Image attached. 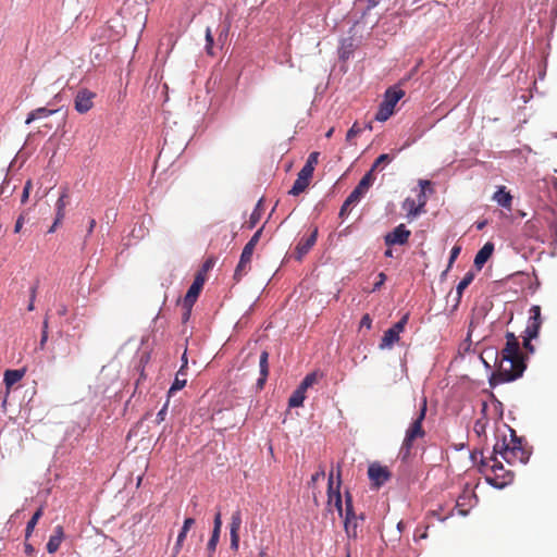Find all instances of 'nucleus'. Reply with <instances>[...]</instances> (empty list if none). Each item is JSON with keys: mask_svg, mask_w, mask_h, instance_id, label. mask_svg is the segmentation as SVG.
Returning a JSON list of instances; mask_svg holds the SVG:
<instances>
[{"mask_svg": "<svg viewBox=\"0 0 557 557\" xmlns=\"http://www.w3.org/2000/svg\"><path fill=\"white\" fill-rule=\"evenodd\" d=\"M527 369L524 357L521 352L518 338L513 333L506 334V345L500 351L498 369L492 374V386L515 381L522 376Z\"/></svg>", "mask_w": 557, "mask_h": 557, "instance_id": "obj_1", "label": "nucleus"}, {"mask_svg": "<svg viewBox=\"0 0 557 557\" xmlns=\"http://www.w3.org/2000/svg\"><path fill=\"white\" fill-rule=\"evenodd\" d=\"M50 117L52 119L51 122H45L38 125L39 133L44 137L47 136L48 139H55L58 137H62L64 135L62 126L64 125L66 117V112L63 111L62 108H37L28 113L25 123L30 124L33 122H44L49 120Z\"/></svg>", "mask_w": 557, "mask_h": 557, "instance_id": "obj_2", "label": "nucleus"}, {"mask_svg": "<svg viewBox=\"0 0 557 557\" xmlns=\"http://www.w3.org/2000/svg\"><path fill=\"white\" fill-rule=\"evenodd\" d=\"M510 438L506 436L502 441H497L493 447L494 455H500L502 458L509 465L527 463L530 458V450L523 445L521 437H518L516 431L508 428Z\"/></svg>", "mask_w": 557, "mask_h": 557, "instance_id": "obj_3", "label": "nucleus"}, {"mask_svg": "<svg viewBox=\"0 0 557 557\" xmlns=\"http://www.w3.org/2000/svg\"><path fill=\"white\" fill-rule=\"evenodd\" d=\"M426 414V399L423 398L422 405L419 410V414L417 418L412 421V423L409 425V428L406 431L405 438L403 441L401 447H400V455L403 459H406L409 457L411 453V448L413 447V444L417 440L423 438L425 436V431L423 430L422 422L425 419Z\"/></svg>", "mask_w": 557, "mask_h": 557, "instance_id": "obj_4", "label": "nucleus"}, {"mask_svg": "<svg viewBox=\"0 0 557 557\" xmlns=\"http://www.w3.org/2000/svg\"><path fill=\"white\" fill-rule=\"evenodd\" d=\"M344 518V528L347 536L349 539H357L358 529L360 524L363 522V515H356L354 505H352V496L349 492L345 493V515Z\"/></svg>", "mask_w": 557, "mask_h": 557, "instance_id": "obj_5", "label": "nucleus"}, {"mask_svg": "<svg viewBox=\"0 0 557 557\" xmlns=\"http://www.w3.org/2000/svg\"><path fill=\"white\" fill-rule=\"evenodd\" d=\"M333 472L329 475V483H327V505L334 506V508L338 511L339 516L343 517L345 515V508H343V500L341 495V466H337V482L336 485H334L333 481Z\"/></svg>", "mask_w": 557, "mask_h": 557, "instance_id": "obj_6", "label": "nucleus"}, {"mask_svg": "<svg viewBox=\"0 0 557 557\" xmlns=\"http://www.w3.org/2000/svg\"><path fill=\"white\" fill-rule=\"evenodd\" d=\"M409 319V314L406 313L398 322H396L392 327L384 332L382 341L380 343V348H391L395 343L399 341V334L404 331Z\"/></svg>", "mask_w": 557, "mask_h": 557, "instance_id": "obj_7", "label": "nucleus"}, {"mask_svg": "<svg viewBox=\"0 0 557 557\" xmlns=\"http://www.w3.org/2000/svg\"><path fill=\"white\" fill-rule=\"evenodd\" d=\"M491 460L493 461L491 469L495 474V478L493 480H490V482L498 487H503L509 484L513 480V473L509 470H506L503 463L499 460H497L495 456H492Z\"/></svg>", "mask_w": 557, "mask_h": 557, "instance_id": "obj_8", "label": "nucleus"}, {"mask_svg": "<svg viewBox=\"0 0 557 557\" xmlns=\"http://www.w3.org/2000/svg\"><path fill=\"white\" fill-rule=\"evenodd\" d=\"M253 251H255V248L245 245V247L242 251L240 258H239V262L234 272L235 281L239 282L242 280V277L249 272V270L251 268L250 263H251V259L253 256Z\"/></svg>", "mask_w": 557, "mask_h": 557, "instance_id": "obj_9", "label": "nucleus"}, {"mask_svg": "<svg viewBox=\"0 0 557 557\" xmlns=\"http://www.w3.org/2000/svg\"><path fill=\"white\" fill-rule=\"evenodd\" d=\"M410 231L404 224H399L392 232L385 235V244L387 246L404 245L410 237Z\"/></svg>", "mask_w": 557, "mask_h": 557, "instance_id": "obj_10", "label": "nucleus"}, {"mask_svg": "<svg viewBox=\"0 0 557 557\" xmlns=\"http://www.w3.org/2000/svg\"><path fill=\"white\" fill-rule=\"evenodd\" d=\"M368 475L374 485L380 487L386 481H388L391 473L386 467H383L379 463H372L368 469Z\"/></svg>", "mask_w": 557, "mask_h": 557, "instance_id": "obj_11", "label": "nucleus"}, {"mask_svg": "<svg viewBox=\"0 0 557 557\" xmlns=\"http://www.w3.org/2000/svg\"><path fill=\"white\" fill-rule=\"evenodd\" d=\"M95 98V94L88 89H82L77 92L75 97V110L79 113L88 112L92 106V99Z\"/></svg>", "mask_w": 557, "mask_h": 557, "instance_id": "obj_12", "label": "nucleus"}, {"mask_svg": "<svg viewBox=\"0 0 557 557\" xmlns=\"http://www.w3.org/2000/svg\"><path fill=\"white\" fill-rule=\"evenodd\" d=\"M420 185L422 189H424L425 186H430L429 181H420ZM425 206V195L424 190H421L419 195V205H416V201L413 199L407 198L405 200L404 207L408 211L409 215L416 216L420 214L423 211V207Z\"/></svg>", "mask_w": 557, "mask_h": 557, "instance_id": "obj_13", "label": "nucleus"}, {"mask_svg": "<svg viewBox=\"0 0 557 557\" xmlns=\"http://www.w3.org/2000/svg\"><path fill=\"white\" fill-rule=\"evenodd\" d=\"M242 527V513L239 510L233 512L230 523L231 548L238 550L239 547V530Z\"/></svg>", "mask_w": 557, "mask_h": 557, "instance_id": "obj_14", "label": "nucleus"}, {"mask_svg": "<svg viewBox=\"0 0 557 557\" xmlns=\"http://www.w3.org/2000/svg\"><path fill=\"white\" fill-rule=\"evenodd\" d=\"M530 313L531 317L525 329V334L529 336V338H536L542 323L540 306H532Z\"/></svg>", "mask_w": 557, "mask_h": 557, "instance_id": "obj_15", "label": "nucleus"}, {"mask_svg": "<svg viewBox=\"0 0 557 557\" xmlns=\"http://www.w3.org/2000/svg\"><path fill=\"white\" fill-rule=\"evenodd\" d=\"M318 230L315 228L308 237H302L296 248H295V257L297 260H301L304 256H306L310 249L314 246L317 242Z\"/></svg>", "mask_w": 557, "mask_h": 557, "instance_id": "obj_16", "label": "nucleus"}, {"mask_svg": "<svg viewBox=\"0 0 557 557\" xmlns=\"http://www.w3.org/2000/svg\"><path fill=\"white\" fill-rule=\"evenodd\" d=\"M69 199H70L69 188L67 187H63L62 191L60 194V197H59V199L57 200V203H55L54 225H58L64 219V216H65V208L69 205Z\"/></svg>", "mask_w": 557, "mask_h": 557, "instance_id": "obj_17", "label": "nucleus"}, {"mask_svg": "<svg viewBox=\"0 0 557 557\" xmlns=\"http://www.w3.org/2000/svg\"><path fill=\"white\" fill-rule=\"evenodd\" d=\"M405 96V91L395 87H389L385 94L384 99L381 102L385 107L394 111L396 103Z\"/></svg>", "mask_w": 557, "mask_h": 557, "instance_id": "obj_18", "label": "nucleus"}, {"mask_svg": "<svg viewBox=\"0 0 557 557\" xmlns=\"http://www.w3.org/2000/svg\"><path fill=\"white\" fill-rule=\"evenodd\" d=\"M259 369L260 377L257 381V387L262 389L269 375V352L267 350H263L260 355Z\"/></svg>", "mask_w": 557, "mask_h": 557, "instance_id": "obj_19", "label": "nucleus"}, {"mask_svg": "<svg viewBox=\"0 0 557 557\" xmlns=\"http://www.w3.org/2000/svg\"><path fill=\"white\" fill-rule=\"evenodd\" d=\"M494 251V244L487 242L484 246L478 251L474 258V265L480 270L486 263V261L491 258Z\"/></svg>", "mask_w": 557, "mask_h": 557, "instance_id": "obj_20", "label": "nucleus"}, {"mask_svg": "<svg viewBox=\"0 0 557 557\" xmlns=\"http://www.w3.org/2000/svg\"><path fill=\"white\" fill-rule=\"evenodd\" d=\"M23 376H24V371L23 370H7L5 371V373H4V384L7 386V395H9L10 388L15 383L21 381ZM5 397H8V396H5ZM5 404H7V398H4V400H3V406H5Z\"/></svg>", "mask_w": 557, "mask_h": 557, "instance_id": "obj_21", "label": "nucleus"}, {"mask_svg": "<svg viewBox=\"0 0 557 557\" xmlns=\"http://www.w3.org/2000/svg\"><path fill=\"white\" fill-rule=\"evenodd\" d=\"M372 182V174L368 172L359 182V184L355 187V189L350 193V195L359 202L361 197L368 190Z\"/></svg>", "mask_w": 557, "mask_h": 557, "instance_id": "obj_22", "label": "nucleus"}, {"mask_svg": "<svg viewBox=\"0 0 557 557\" xmlns=\"http://www.w3.org/2000/svg\"><path fill=\"white\" fill-rule=\"evenodd\" d=\"M493 200H495L500 207L510 209L512 203V196L509 191L506 190L505 186H500L493 195Z\"/></svg>", "mask_w": 557, "mask_h": 557, "instance_id": "obj_23", "label": "nucleus"}, {"mask_svg": "<svg viewBox=\"0 0 557 557\" xmlns=\"http://www.w3.org/2000/svg\"><path fill=\"white\" fill-rule=\"evenodd\" d=\"M63 535V528L58 525L47 543V550L49 554H54L59 549Z\"/></svg>", "mask_w": 557, "mask_h": 557, "instance_id": "obj_24", "label": "nucleus"}, {"mask_svg": "<svg viewBox=\"0 0 557 557\" xmlns=\"http://www.w3.org/2000/svg\"><path fill=\"white\" fill-rule=\"evenodd\" d=\"M185 376H186L185 364H182L181 369L176 373L174 382L172 383V385L168 392L169 397H171L175 392L181 391L182 388L185 387V385L187 383V380Z\"/></svg>", "mask_w": 557, "mask_h": 557, "instance_id": "obj_25", "label": "nucleus"}, {"mask_svg": "<svg viewBox=\"0 0 557 557\" xmlns=\"http://www.w3.org/2000/svg\"><path fill=\"white\" fill-rule=\"evenodd\" d=\"M201 290V288L194 285H190V287L188 288L184 298V307L187 309L186 318L188 317L191 307L197 301V298L199 297Z\"/></svg>", "mask_w": 557, "mask_h": 557, "instance_id": "obj_26", "label": "nucleus"}, {"mask_svg": "<svg viewBox=\"0 0 557 557\" xmlns=\"http://www.w3.org/2000/svg\"><path fill=\"white\" fill-rule=\"evenodd\" d=\"M310 181L308 177L302 176L298 173L296 181L294 182V185L292 189L289 190V195L298 196L299 194L304 193L307 187L310 184Z\"/></svg>", "mask_w": 557, "mask_h": 557, "instance_id": "obj_27", "label": "nucleus"}, {"mask_svg": "<svg viewBox=\"0 0 557 557\" xmlns=\"http://www.w3.org/2000/svg\"><path fill=\"white\" fill-rule=\"evenodd\" d=\"M306 399V392L299 387H297L292 396L288 399V406L290 408H297L302 406L304 400Z\"/></svg>", "mask_w": 557, "mask_h": 557, "instance_id": "obj_28", "label": "nucleus"}, {"mask_svg": "<svg viewBox=\"0 0 557 557\" xmlns=\"http://www.w3.org/2000/svg\"><path fill=\"white\" fill-rule=\"evenodd\" d=\"M261 205H262V200L260 199L256 206V208L253 209V211L251 212L250 216H249V220L247 221V227L249 230H252L253 227H256V225L259 223L260 219H261V215H262V209H261Z\"/></svg>", "mask_w": 557, "mask_h": 557, "instance_id": "obj_29", "label": "nucleus"}, {"mask_svg": "<svg viewBox=\"0 0 557 557\" xmlns=\"http://www.w3.org/2000/svg\"><path fill=\"white\" fill-rule=\"evenodd\" d=\"M474 278V273L469 271L465 274L462 280L457 285V296L458 300L461 298L463 290L472 283Z\"/></svg>", "mask_w": 557, "mask_h": 557, "instance_id": "obj_30", "label": "nucleus"}, {"mask_svg": "<svg viewBox=\"0 0 557 557\" xmlns=\"http://www.w3.org/2000/svg\"><path fill=\"white\" fill-rule=\"evenodd\" d=\"M393 110L380 103L377 112L374 115V120L377 122H385L392 114Z\"/></svg>", "mask_w": 557, "mask_h": 557, "instance_id": "obj_31", "label": "nucleus"}, {"mask_svg": "<svg viewBox=\"0 0 557 557\" xmlns=\"http://www.w3.org/2000/svg\"><path fill=\"white\" fill-rule=\"evenodd\" d=\"M487 423L488 420L485 417L480 418L474 422L473 431L479 437L485 435Z\"/></svg>", "mask_w": 557, "mask_h": 557, "instance_id": "obj_32", "label": "nucleus"}, {"mask_svg": "<svg viewBox=\"0 0 557 557\" xmlns=\"http://www.w3.org/2000/svg\"><path fill=\"white\" fill-rule=\"evenodd\" d=\"M318 380V376H317V373L312 372V373H309L307 374L304 380L301 381V383L299 384V388L304 389L305 392H307V389L309 387H311Z\"/></svg>", "mask_w": 557, "mask_h": 557, "instance_id": "obj_33", "label": "nucleus"}, {"mask_svg": "<svg viewBox=\"0 0 557 557\" xmlns=\"http://www.w3.org/2000/svg\"><path fill=\"white\" fill-rule=\"evenodd\" d=\"M42 515V509L39 508L34 515L33 517L30 518V520L27 522V525H26V539L30 535V533L33 532L35 525L37 524L39 518L41 517Z\"/></svg>", "mask_w": 557, "mask_h": 557, "instance_id": "obj_34", "label": "nucleus"}, {"mask_svg": "<svg viewBox=\"0 0 557 557\" xmlns=\"http://www.w3.org/2000/svg\"><path fill=\"white\" fill-rule=\"evenodd\" d=\"M219 540H220V534L218 533H212L211 534V537L207 544V552H208V556L211 557L215 549H216V545L219 543Z\"/></svg>", "mask_w": 557, "mask_h": 557, "instance_id": "obj_35", "label": "nucleus"}, {"mask_svg": "<svg viewBox=\"0 0 557 557\" xmlns=\"http://www.w3.org/2000/svg\"><path fill=\"white\" fill-rule=\"evenodd\" d=\"M472 499V496L470 494H463L457 499L456 507L458 508V512L462 516L467 515V510L462 507L466 505V503H470Z\"/></svg>", "mask_w": 557, "mask_h": 557, "instance_id": "obj_36", "label": "nucleus"}, {"mask_svg": "<svg viewBox=\"0 0 557 557\" xmlns=\"http://www.w3.org/2000/svg\"><path fill=\"white\" fill-rule=\"evenodd\" d=\"M392 160H393V156H391L388 153H383V154L379 156L377 159L375 160V162L373 163L370 172L372 173V171L377 169L381 164L389 163Z\"/></svg>", "mask_w": 557, "mask_h": 557, "instance_id": "obj_37", "label": "nucleus"}, {"mask_svg": "<svg viewBox=\"0 0 557 557\" xmlns=\"http://www.w3.org/2000/svg\"><path fill=\"white\" fill-rule=\"evenodd\" d=\"M48 318H46L42 322V331H41V338H40V342H39V348L40 349H44L46 344H47V341H48Z\"/></svg>", "mask_w": 557, "mask_h": 557, "instance_id": "obj_38", "label": "nucleus"}, {"mask_svg": "<svg viewBox=\"0 0 557 557\" xmlns=\"http://www.w3.org/2000/svg\"><path fill=\"white\" fill-rule=\"evenodd\" d=\"M212 48H213V36H212L210 27H207V29H206V51L210 55H213Z\"/></svg>", "mask_w": 557, "mask_h": 557, "instance_id": "obj_39", "label": "nucleus"}, {"mask_svg": "<svg viewBox=\"0 0 557 557\" xmlns=\"http://www.w3.org/2000/svg\"><path fill=\"white\" fill-rule=\"evenodd\" d=\"M187 533H188V531H184V529H182L181 532L178 533L176 543L174 545V550L176 554L182 549L184 541L187 536Z\"/></svg>", "mask_w": 557, "mask_h": 557, "instance_id": "obj_40", "label": "nucleus"}, {"mask_svg": "<svg viewBox=\"0 0 557 557\" xmlns=\"http://www.w3.org/2000/svg\"><path fill=\"white\" fill-rule=\"evenodd\" d=\"M221 517H222L221 516V510L218 509L215 515H214L212 533L221 534V528H222V518Z\"/></svg>", "mask_w": 557, "mask_h": 557, "instance_id": "obj_41", "label": "nucleus"}, {"mask_svg": "<svg viewBox=\"0 0 557 557\" xmlns=\"http://www.w3.org/2000/svg\"><path fill=\"white\" fill-rule=\"evenodd\" d=\"M206 281H207V275H205L203 273L197 272L191 285L197 286L202 289Z\"/></svg>", "mask_w": 557, "mask_h": 557, "instance_id": "obj_42", "label": "nucleus"}, {"mask_svg": "<svg viewBox=\"0 0 557 557\" xmlns=\"http://www.w3.org/2000/svg\"><path fill=\"white\" fill-rule=\"evenodd\" d=\"M263 227L264 226H261L253 235L252 237L249 239V242L246 244L247 246H250L252 248H256L257 244L259 243L260 240V237L262 235V232H263Z\"/></svg>", "mask_w": 557, "mask_h": 557, "instance_id": "obj_43", "label": "nucleus"}, {"mask_svg": "<svg viewBox=\"0 0 557 557\" xmlns=\"http://www.w3.org/2000/svg\"><path fill=\"white\" fill-rule=\"evenodd\" d=\"M32 188H33L32 180H28L25 183V186H24V189H23V193H22V197H21V202L22 203H25L27 201Z\"/></svg>", "mask_w": 557, "mask_h": 557, "instance_id": "obj_44", "label": "nucleus"}, {"mask_svg": "<svg viewBox=\"0 0 557 557\" xmlns=\"http://www.w3.org/2000/svg\"><path fill=\"white\" fill-rule=\"evenodd\" d=\"M325 471L323 467H319V470L311 475L310 484L314 485L319 480L324 479Z\"/></svg>", "mask_w": 557, "mask_h": 557, "instance_id": "obj_45", "label": "nucleus"}, {"mask_svg": "<svg viewBox=\"0 0 557 557\" xmlns=\"http://www.w3.org/2000/svg\"><path fill=\"white\" fill-rule=\"evenodd\" d=\"M36 294H37V285H35L30 288V298H29V304L27 306L28 311H33L35 309Z\"/></svg>", "mask_w": 557, "mask_h": 557, "instance_id": "obj_46", "label": "nucleus"}, {"mask_svg": "<svg viewBox=\"0 0 557 557\" xmlns=\"http://www.w3.org/2000/svg\"><path fill=\"white\" fill-rule=\"evenodd\" d=\"M319 156H320V153H319V152H317V151L311 152V153L309 154V157H308V159H307L306 163H307L308 165H310V166H312V168L314 169V166H315V165L318 164V162H319Z\"/></svg>", "mask_w": 557, "mask_h": 557, "instance_id": "obj_47", "label": "nucleus"}, {"mask_svg": "<svg viewBox=\"0 0 557 557\" xmlns=\"http://www.w3.org/2000/svg\"><path fill=\"white\" fill-rule=\"evenodd\" d=\"M372 326V319L370 314L366 313L362 315L360 320V329L366 327L367 330H370Z\"/></svg>", "mask_w": 557, "mask_h": 557, "instance_id": "obj_48", "label": "nucleus"}, {"mask_svg": "<svg viewBox=\"0 0 557 557\" xmlns=\"http://www.w3.org/2000/svg\"><path fill=\"white\" fill-rule=\"evenodd\" d=\"M313 171H314V169L312 166H310L307 163H305L302 169L299 171V174L302 175V176L308 177L309 180H311L312 175H313Z\"/></svg>", "mask_w": 557, "mask_h": 557, "instance_id": "obj_49", "label": "nucleus"}, {"mask_svg": "<svg viewBox=\"0 0 557 557\" xmlns=\"http://www.w3.org/2000/svg\"><path fill=\"white\" fill-rule=\"evenodd\" d=\"M168 406H169V400L163 405V407L157 413L156 420H157L158 423H161L162 421H164L165 414H166V410H168Z\"/></svg>", "mask_w": 557, "mask_h": 557, "instance_id": "obj_50", "label": "nucleus"}, {"mask_svg": "<svg viewBox=\"0 0 557 557\" xmlns=\"http://www.w3.org/2000/svg\"><path fill=\"white\" fill-rule=\"evenodd\" d=\"M459 253H460V247L454 246L450 250L448 268H450L453 265L454 261L457 259Z\"/></svg>", "mask_w": 557, "mask_h": 557, "instance_id": "obj_51", "label": "nucleus"}, {"mask_svg": "<svg viewBox=\"0 0 557 557\" xmlns=\"http://www.w3.org/2000/svg\"><path fill=\"white\" fill-rule=\"evenodd\" d=\"M360 128L358 127L357 124H354L348 131H347V134H346V139H350L351 137L354 136H357L360 134Z\"/></svg>", "mask_w": 557, "mask_h": 557, "instance_id": "obj_52", "label": "nucleus"}, {"mask_svg": "<svg viewBox=\"0 0 557 557\" xmlns=\"http://www.w3.org/2000/svg\"><path fill=\"white\" fill-rule=\"evenodd\" d=\"M385 281H386V275L383 272H381L379 274V281L373 285V290L375 292V290L380 289Z\"/></svg>", "mask_w": 557, "mask_h": 557, "instance_id": "obj_53", "label": "nucleus"}, {"mask_svg": "<svg viewBox=\"0 0 557 557\" xmlns=\"http://www.w3.org/2000/svg\"><path fill=\"white\" fill-rule=\"evenodd\" d=\"M24 220H25V218H24V215H23V214H21V215L17 218V220H16V222H15V226H14V232H15V233H20V232H21V230H22V227H23V224H24Z\"/></svg>", "mask_w": 557, "mask_h": 557, "instance_id": "obj_54", "label": "nucleus"}, {"mask_svg": "<svg viewBox=\"0 0 557 557\" xmlns=\"http://www.w3.org/2000/svg\"><path fill=\"white\" fill-rule=\"evenodd\" d=\"M213 267V262L212 260H207L201 269L198 271L199 273H203L205 275H207V272Z\"/></svg>", "mask_w": 557, "mask_h": 557, "instance_id": "obj_55", "label": "nucleus"}, {"mask_svg": "<svg viewBox=\"0 0 557 557\" xmlns=\"http://www.w3.org/2000/svg\"><path fill=\"white\" fill-rule=\"evenodd\" d=\"M195 524V519L194 518H186L184 520V523H183V527L182 529H184V531H189L190 528Z\"/></svg>", "mask_w": 557, "mask_h": 557, "instance_id": "obj_56", "label": "nucleus"}, {"mask_svg": "<svg viewBox=\"0 0 557 557\" xmlns=\"http://www.w3.org/2000/svg\"><path fill=\"white\" fill-rule=\"evenodd\" d=\"M533 338H529V336H525L524 339H523V346L524 348L529 351V352H533L534 351V347L533 345L531 344V341Z\"/></svg>", "mask_w": 557, "mask_h": 557, "instance_id": "obj_57", "label": "nucleus"}, {"mask_svg": "<svg viewBox=\"0 0 557 557\" xmlns=\"http://www.w3.org/2000/svg\"><path fill=\"white\" fill-rule=\"evenodd\" d=\"M356 203H358V201L350 194L344 201V205H346V207H348V208H351V206H354Z\"/></svg>", "mask_w": 557, "mask_h": 557, "instance_id": "obj_58", "label": "nucleus"}, {"mask_svg": "<svg viewBox=\"0 0 557 557\" xmlns=\"http://www.w3.org/2000/svg\"><path fill=\"white\" fill-rule=\"evenodd\" d=\"M367 10L370 11L374 9L381 2V0H367Z\"/></svg>", "mask_w": 557, "mask_h": 557, "instance_id": "obj_59", "label": "nucleus"}, {"mask_svg": "<svg viewBox=\"0 0 557 557\" xmlns=\"http://www.w3.org/2000/svg\"><path fill=\"white\" fill-rule=\"evenodd\" d=\"M67 313V307L64 304H61L58 308V314L59 315H65Z\"/></svg>", "mask_w": 557, "mask_h": 557, "instance_id": "obj_60", "label": "nucleus"}, {"mask_svg": "<svg viewBox=\"0 0 557 557\" xmlns=\"http://www.w3.org/2000/svg\"><path fill=\"white\" fill-rule=\"evenodd\" d=\"M24 548H25V554H27L29 556L34 554V547L30 544L25 543Z\"/></svg>", "mask_w": 557, "mask_h": 557, "instance_id": "obj_61", "label": "nucleus"}, {"mask_svg": "<svg viewBox=\"0 0 557 557\" xmlns=\"http://www.w3.org/2000/svg\"><path fill=\"white\" fill-rule=\"evenodd\" d=\"M349 210H350V208L346 207V205L343 203L341 211H339V216L343 218L344 215H346L349 212Z\"/></svg>", "mask_w": 557, "mask_h": 557, "instance_id": "obj_62", "label": "nucleus"}, {"mask_svg": "<svg viewBox=\"0 0 557 557\" xmlns=\"http://www.w3.org/2000/svg\"><path fill=\"white\" fill-rule=\"evenodd\" d=\"M95 226H96V220L95 219H90L89 220V226H88V234L92 233Z\"/></svg>", "mask_w": 557, "mask_h": 557, "instance_id": "obj_63", "label": "nucleus"}, {"mask_svg": "<svg viewBox=\"0 0 557 557\" xmlns=\"http://www.w3.org/2000/svg\"><path fill=\"white\" fill-rule=\"evenodd\" d=\"M485 225H486V221L478 222L476 223V228L478 230H483Z\"/></svg>", "mask_w": 557, "mask_h": 557, "instance_id": "obj_64", "label": "nucleus"}]
</instances>
